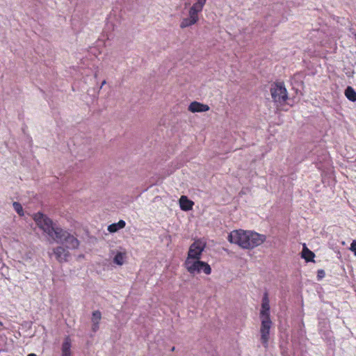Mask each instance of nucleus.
<instances>
[{"instance_id": "obj_28", "label": "nucleus", "mask_w": 356, "mask_h": 356, "mask_svg": "<svg viewBox=\"0 0 356 356\" xmlns=\"http://www.w3.org/2000/svg\"><path fill=\"white\" fill-rule=\"evenodd\" d=\"M2 325H3L2 323L0 321V326H1Z\"/></svg>"}, {"instance_id": "obj_26", "label": "nucleus", "mask_w": 356, "mask_h": 356, "mask_svg": "<svg viewBox=\"0 0 356 356\" xmlns=\"http://www.w3.org/2000/svg\"><path fill=\"white\" fill-rule=\"evenodd\" d=\"M105 83H106V81H105V80H104V81H102V86L103 85H104Z\"/></svg>"}, {"instance_id": "obj_18", "label": "nucleus", "mask_w": 356, "mask_h": 356, "mask_svg": "<svg viewBox=\"0 0 356 356\" xmlns=\"http://www.w3.org/2000/svg\"><path fill=\"white\" fill-rule=\"evenodd\" d=\"M113 262L119 266L122 265L124 262L123 254L122 252H118L113 258Z\"/></svg>"}, {"instance_id": "obj_7", "label": "nucleus", "mask_w": 356, "mask_h": 356, "mask_svg": "<svg viewBox=\"0 0 356 356\" xmlns=\"http://www.w3.org/2000/svg\"><path fill=\"white\" fill-rule=\"evenodd\" d=\"M53 252L59 263L67 262L71 256L70 252L63 245L54 248Z\"/></svg>"}, {"instance_id": "obj_1", "label": "nucleus", "mask_w": 356, "mask_h": 356, "mask_svg": "<svg viewBox=\"0 0 356 356\" xmlns=\"http://www.w3.org/2000/svg\"><path fill=\"white\" fill-rule=\"evenodd\" d=\"M33 220L40 229L51 238L54 241L60 243L67 249H77L79 241L67 230L56 225L53 220L42 212L34 214Z\"/></svg>"}, {"instance_id": "obj_8", "label": "nucleus", "mask_w": 356, "mask_h": 356, "mask_svg": "<svg viewBox=\"0 0 356 356\" xmlns=\"http://www.w3.org/2000/svg\"><path fill=\"white\" fill-rule=\"evenodd\" d=\"M188 109L192 113L205 112L209 110V106L207 104L194 101L190 104Z\"/></svg>"}, {"instance_id": "obj_17", "label": "nucleus", "mask_w": 356, "mask_h": 356, "mask_svg": "<svg viewBox=\"0 0 356 356\" xmlns=\"http://www.w3.org/2000/svg\"><path fill=\"white\" fill-rule=\"evenodd\" d=\"M13 207L15 211L19 214L20 216H24V211L22 204L18 202H14L13 203Z\"/></svg>"}, {"instance_id": "obj_11", "label": "nucleus", "mask_w": 356, "mask_h": 356, "mask_svg": "<svg viewBox=\"0 0 356 356\" xmlns=\"http://www.w3.org/2000/svg\"><path fill=\"white\" fill-rule=\"evenodd\" d=\"M101 314H102V313H92L91 321H92V330L94 332H96L99 328V323L102 318Z\"/></svg>"}, {"instance_id": "obj_16", "label": "nucleus", "mask_w": 356, "mask_h": 356, "mask_svg": "<svg viewBox=\"0 0 356 356\" xmlns=\"http://www.w3.org/2000/svg\"><path fill=\"white\" fill-rule=\"evenodd\" d=\"M198 21L195 20L194 17L191 18L190 17L184 18L180 24V27L181 29H185L186 27L191 26L195 24H196Z\"/></svg>"}, {"instance_id": "obj_23", "label": "nucleus", "mask_w": 356, "mask_h": 356, "mask_svg": "<svg viewBox=\"0 0 356 356\" xmlns=\"http://www.w3.org/2000/svg\"><path fill=\"white\" fill-rule=\"evenodd\" d=\"M324 335H325V337L326 338H327V339H329V338H330V337H330V331H328V330H327V331H325V332H324Z\"/></svg>"}, {"instance_id": "obj_13", "label": "nucleus", "mask_w": 356, "mask_h": 356, "mask_svg": "<svg viewBox=\"0 0 356 356\" xmlns=\"http://www.w3.org/2000/svg\"><path fill=\"white\" fill-rule=\"evenodd\" d=\"M344 94L349 101L353 102H356V92L352 86H347L345 89Z\"/></svg>"}, {"instance_id": "obj_25", "label": "nucleus", "mask_w": 356, "mask_h": 356, "mask_svg": "<svg viewBox=\"0 0 356 356\" xmlns=\"http://www.w3.org/2000/svg\"><path fill=\"white\" fill-rule=\"evenodd\" d=\"M27 356H36V355L34 353H31V354H29Z\"/></svg>"}, {"instance_id": "obj_24", "label": "nucleus", "mask_w": 356, "mask_h": 356, "mask_svg": "<svg viewBox=\"0 0 356 356\" xmlns=\"http://www.w3.org/2000/svg\"><path fill=\"white\" fill-rule=\"evenodd\" d=\"M207 0H197V3L198 4H203L205 5Z\"/></svg>"}, {"instance_id": "obj_4", "label": "nucleus", "mask_w": 356, "mask_h": 356, "mask_svg": "<svg viewBox=\"0 0 356 356\" xmlns=\"http://www.w3.org/2000/svg\"><path fill=\"white\" fill-rule=\"evenodd\" d=\"M270 94L273 101L284 105L288 99L287 90L283 82H275L271 85Z\"/></svg>"}, {"instance_id": "obj_22", "label": "nucleus", "mask_w": 356, "mask_h": 356, "mask_svg": "<svg viewBox=\"0 0 356 356\" xmlns=\"http://www.w3.org/2000/svg\"><path fill=\"white\" fill-rule=\"evenodd\" d=\"M350 250L354 252L356 256V240L353 241L350 245Z\"/></svg>"}, {"instance_id": "obj_12", "label": "nucleus", "mask_w": 356, "mask_h": 356, "mask_svg": "<svg viewBox=\"0 0 356 356\" xmlns=\"http://www.w3.org/2000/svg\"><path fill=\"white\" fill-rule=\"evenodd\" d=\"M126 225V222L123 220H119L116 223H113L108 226V231L110 233H115L118 232V230L124 228Z\"/></svg>"}, {"instance_id": "obj_20", "label": "nucleus", "mask_w": 356, "mask_h": 356, "mask_svg": "<svg viewBox=\"0 0 356 356\" xmlns=\"http://www.w3.org/2000/svg\"><path fill=\"white\" fill-rule=\"evenodd\" d=\"M204 5L203 4H198V3H195L191 8H195V10H197V12H201L203 9Z\"/></svg>"}, {"instance_id": "obj_19", "label": "nucleus", "mask_w": 356, "mask_h": 356, "mask_svg": "<svg viewBox=\"0 0 356 356\" xmlns=\"http://www.w3.org/2000/svg\"><path fill=\"white\" fill-rule=\"evenodd\" d=\"M198 13L199 12L197 11V10L195 9V8H190L189 9V12H188V15L191 18H193L194 17L195 19V20L198 21L199 20V17H198Z\"/></svg>"}, {"instance_id": "obj_2", "label": "nucleus", "mask_w": 356, "mask_h": 356, "mask_svg": "<svg viewBox=\"0 0 356 356\" xmlns=\"http://www.w3.org/2000/svg\"><path fill=\"white\" fill-rule=\"evenodd\" d=\"M227 238L231 243L237 244L243 249H253L262 244L266 237L254 232L239 229L232 232Z\"/></svg>"}, {"instance_id": "obj_15", "label": "nucleus", "mask_w": 356, "mask_h": 356, "mask_svg": "<svg viewBox=\"0 0 356 356\" xmlns=\"http://www.w3.org/2000/svg\"><path fill=\"white\" fill-rule=\"evenodd\" d=\"M71 343L69 339H66L62 345V356H71Z\"/></svg>"}, {"instance_id": "obj_10", "label": "nucleus", "mask_w": 356, "mask_h": 356, "mask_svg": "<svg viewBox=\"0 0 356 356\" xmlns=\"http://www.w3.org/2000/svg\"><path fill=\"white\" fill-rule=\"evenodd\" d=\"M301 257L305 260L306 262L314 261V258L315 257V254L309 249H308L305 244H303Z\"/></svg>"}, {"instance_id": "obj_5", "label": "nucleus", "mask_w": 356, "mask_h": 356, "mask_svg": "<svg viewBox=\"0 0 356 356\" xmlns=\"http://www.w3.org/2000/svg\"><path fill=\"white\" fill-rule=\"evenodd\" d=\"M195 261H188L186 259L184 266L188 272L191 274L200 273L203 271L206 275H210L211 273V268L210 265L205 262L200 261V259H194Z\"/></svg>"}, {"instance_id": "obj_27", "label": "nucleus", "mask_w": 356, "mask_h": 356, "mask_svg": "<svg viewBox=\"0 0 356 356\" xmlns=\"http://www.w3.org/2000/svg\"><path fill=\"white\" fill-rule=\"evenodd\" d=\"M175 347H172V351H174V350H175Z\"/></svg>"}, {"instance_id": "obj_14", "label": "nucleus", "mask_w": 356, "mask_h": 356, "mask_svg": "<svg viewBox=\"0 0 356 356\" xmlns=\"http://www.w3.org/2000/svg\"><path fill=\"white\" fill-rule=\"evenodd\" d=\"M260 312H270L268 293L267 291L264 293L261 302V309Z\"/></svg>"}, {"instance_id": "obj_6", "label": "nucleus", "mask_w": 356, "mask_h": 356, "mask_svg": "<svg viewBox=\"0 0 356 356\" xmlns=\"http://www.w3.org/2000/svg\"><path fill=\"white\" fill-rule=\"evenodd\" d=\"M205 247L206 243L200 240L195 241L189 247L186 259H200Z\"/></svg>"}, {"instance_id": "obj_21", "label": "nucleus", "mask_w": 356, "mask_h": 356, "mask_svg": "<svg viewBox=\"0 0 356 356\" xmlns=\"http://www.w3.org/2000/svg\"><path fill=\"white\" fill-rule=\"evenodd\" d=\"M325 271L322 269H320L317 271V278H318V280H321L322 278H323L325 277Z\"/></svg>"}, {"instance_id": "obj_3", "label": "nucleus", "mask_w": 356, "mask_h": 356, "mask_svg": "<svg viewBox=\"0 0 356 356\" xmlns=\"http://www.w3.org/2000/svg\"><path fill=\"white\" fill-rule=\"evenodd\" d=\"M259 318L261 321L259 329L260 341L263 346L265 348H268L270 330L273 327V323L270 318L269 313H260Z\"/></svg>"}, {"instance_id": "obj_9", "label": "nucleus", "mask_w": 356, "mask_h": 356, "mask_svg": "<svg viewBox=\"0 0 356 356\" xmlns=\"http://www.w3.org/2000/svg\"><path fill=\"white\" fill-rule=\"evenodd\" d=\"M194 202L189 200L187 196L182 195L179 199V207L182 211H188L193 209Z\"/></svg>"}]
</instances>
